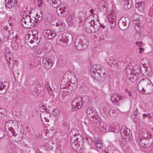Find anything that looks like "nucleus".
<instances>
[{
	"label": "nucleus",
	"mask_w": 153,
	"mask_h": 153,
	"mask_svg": "<svg viewBox=\"0 0 153 153\" xmlns=\"http://www.w3.org/2000/svg\"><path fill=\"white\" fill-rule=\"evenodd\" d=\"M95 23V21L94 20H91L90 22H85L84 24V27L85 28V27L86 31L88 33L89 30L90 31V28H91V27H94Z\"/></svg>",
	"instance_id": "24"
},
{
	"label": "nucleus",
	"mask_w": 153,
	"mask_h": 153,
	"mask_svg": "<svg viewBox=\"0 0 153 153\" xmlns=\"http://www.w3.org/2000/svg\"><path fill=\"white\" fill-rule=\"evenodd\" d=\"M56 29H58V31L62 32L65 29V24L61 21H59L56 23Z\"/></svg>",
	"instance_id": "26"
},
{
	"label": "nucleus",
	"mask_w": 153,
	"mask_h": 153,
	"mask_svg": "<svg viewBox=\"0 0 153 153\" xmlns=\"http://www.w3.org/2000/svg\"><path fill=\"white\" fill-rule=\"evenodd\" d=\"M114 126L113 125H108L105 126V130L107 132H114Z\"/></svg>",
	"instance_id": "40"
},
{
	"label": "nucleus",
	"mask_w": 153,
	"mask_h": 153,
	"mask_svg": "<svg viewBox=\"0 0 153 153\" xmlns=\"http://www.w3.org/2000/svg\"><path fill=\"white\" fill-rule=\"evenodd\" d=\"M88 98L87 96L84 97L82 98L81 97L75 98L72 102V108L75 110L79 109L83 103L87 105L88 104Z\"/></svg>",
	"instance_id": "3"
},
{
	"label": "nucleus",
	"mask_w": 153,
	"mask_h": 153,
	"mask_svg": "<svg viewBox=\"0 0 153 153\" xmlns=\"http://www.w3.org/2000/svg\"><path fill=\"white\" fill-rule=\"evenodd\" d=\"M75 46L77 50L81 51L86 49L88 46V42L84 36L81 34L77 37L75 41Z\"/></svg>",
	"instance_id": "2"
},
{
	"label": "nucleus",
	"mask_w": 153,
	"mask_h": 153,
	"mask_svg": "<svg viewBox=\"0 0 153 153\" xmlns=\"http://www.w3.org/2000/svg\"><path fill=\"white\" fill-rule=\"evenodd\" d=\"M42 91V88L41 87H39L37 88V89H36V91H35V92H36L37 94H39L40 93L41 91Z\"/></svg>",
	"instance_id": "57"
},
{
	"label": "nucleus",
	"mask_w": 153,
	"mask_h": 153,
	"mask_svg": "<svg viewBox=\"0 0 153 153\" xmlns=\"http://www.w3.org/2000/svg\"><path fill=\"white\" fill-rule=\"evenodd\" d=\"M108 21L110 22L111 28H114L116 26V20H111V19H110V20Z\"/></svg>",
	"instance_id": "49"
},
{
	"label": "nucleus",
	"mask_w": 153,
	"mask_h": 153,
	"mask_svg": "<svg viewBox=\"0 0 153 153\" xmlns=\"http://www.w3.org/2000/svg\"><path fill=\"white\" fill-rule=\"evenodd\" d=\"M74 16L73 14H71L68 17L66 21L69 26H71L73 24V21Z\"/></svg>",
	"instance_id": "34"
},
{
	"label": "nucleus",
	"mask_w": 153,
	"mask_h": 153,
	"mask_svg": "<svg viewBox=\"0 0 153 153\" xmlns=\"http://www.w3.org/2000/svg\"><path fill=\"white\" fill-rule=\"evenodd\" d=\"M95 142L96 145L101 143L100 140L98 137H96L94 138Z\"/></svg>",
	"instance_id": "61"
},
{
	"label": "nucleus",
	"mask_w": 153,
	"mask_h": 153,
	"mask_svg": "<svg viewBox=\"0 0 153 153\" xmlns=\"http://www.w3.org/2000/svg\"><path fill=\"white\" fill-rule=\"evenodd\" d=\"M45 88L48 91L49 94L52 96H53V90L50 87L48 82H46L45 86Z\"/></svg>",
	"instance_id": "35"
},
{
	"label": "nucleus",
	"mask_w": 153,
	"mask_h": 153,
	"mask_svg": "<svg viewBox=\"0 0 153 153\" xmlns=\"http://www.w3.org/2000/svg\"><path fill=\"white\" fill-rule=\"evenodd\" d=\"M107 62L112 67H114L117 66V62L114 59H109L108 61H107Z\"/></svg>",
	"instance_id": "41"
},
{
	"label": "nucleus",
	"mask_w": 153,
	"mask_h": 153,
	"mask_svg": "<svg viewBox=\"0 0 153 153\" xmlns=\"http://www.w3.org/2000/svg\"><path fill=\"white\" fill-rule=\"evenodd\" d=\"M42 62L44 67L48 69H50L53 64L52 61L47 57H45L43 58Z\"/></svg>",
	"instance_id": "14"
},
{
	"label": "nucleus",
	"mask_w": 153,
	"mask_h": 153,
	"mask_svg": "<svg viewBox=\"0 0 153 153\" xmlns=\"http://www.w3.org/2000/svg\"><path fill=\"white\" fill-rule=\"evenodd\" d=\"M106 1L103 0H100L99 2L98 7L101 11L103 13L107 11V7Z\"/></svg>",
	"instance_id": "19"
},
{
	"label": "nucleus",
	"mask_w": 153,
	"mask_h": 153,
	"mask_svg": "<svg viewBox=\"0 0 153 153\" xmlns=\"http://www.w3.org/2000/svg\"><path fill=\"white\" fill-rule=\"evenodd\" d=\"M56 12L57 14L60 16L62 15V10L61 7H58L56 9Z\"/></svg>",
	"instance_id": "52"
},
{
	"label": "nucleus",
	"mask_w": 153,
	"mask_h": 153,
	"mask_svg": "<svg viewBox=\"0 0 153 153\" xmlns=\"http://www.w3.org/2000/svg\"><path fill=\"white\" fill-rule=\"evenodd\" d=\"M143 119H144L146 117H148L150 119H151L152 117V116L151 115L150 113H148L147 114H143Z\"/></svg>",
	"instance_id": "59"
},
{
	"label": "nucleus",
	"mask_w": 153,
	"mask_h": 153,
	"mask_svg": "<svg viewBox=\"0 0 153 153\" xmlns=\"http://www.w3.org/2000/svg\"><path fill=\"white\" fill-rule=\"evenodd\" d=\"M100 23H98L97 24L95 23L94 25V27H91L90 28L91 30H89L88 33H92L93 32L95 33L96 31H97L100 29Z\"/></svg>",
	"instance_id": "27"
},
{
	"label": "nucleus",
	"mask_w": 153,
	"mask_h": 153,
	"mask_svg": "<svg viewBox=\"0 0 153 153\" xmlns=\"http://www.w3.org/2000/svg\"><path fill=\"white\" fill-rule=\"evenodd\" d=\"M34 17H33L31 18L30 17V26L28 28H31L34 27L35 25V23L37 21L35 19Z\"/></svg>",
	"instance_id": "38"
},
{
	"label": "nucleus",
	"mask_w": 153,
	"mask_h": 153,
	"mask_svg": "<svg viewBox=\"0 0 153 153\" xmlns=\"http://www.w3.org/2000/svg\"><path fill=\"white\" fill-rule=\"evenodd\" d=\"M118 26L121 30H124L126 29L129 26L128 23H126V20L124 18H121L118 22Z\"/></svg>",
	"instance_id": "13"
},
{
	"label": "nucleus",
	"mask_w": 153,
	"mask_h": 153,
	"mask_svg": "<svg viewBox=\"0 0 153 153\" xmlns=\"http://www.w3.org/2000/svg\"><path fill=\"white\" fill-rule=\"evenodd\" d=\"M96 145L98 148L100 149H101L103 147V146L101 143L97 144Z\"/></svg>",
	"instance_id": "64"
},
{
	"label": "nucleus",
	"mask_w": 153,
	"mask_h": 153,
	"mask_svg": "<svg viewBox=\"0 0 153 153\" xmlns=\"http://www.w3.org/2000/svg\"><path fill=\"white\" fill-rule=\"evenodd\" d=\"M41 118V120L42 122H43L44 120L46 121V120H47V118L46 117H44V114H41L40 115Z\"/></svg>",
	"instance_id": "63"
},
{
	"label": "nucleus",
	"mask_w": 153,
	"mask_h": 153,
	"mask_svg": "<svg viewBox=\"0 0 153 153\" xmlns=\"http://www.w3.org/2000/svg\"><path fill=\"white\" fill-rule=\"evenodd\" d=\"M7 55V54L6 55H5V58H6V60L7 61H8V65L9 67V68H10L11 69L13 68L14 64H13L12 63H11L10 62V59H10V57H8Z\"/></svg>",
	"instance_id": "43"
},
{
	"label": "nucleus",
	"mask_w": 153,
	"mask_h": 153,
	"mask_svg": "<svg viewBox=\"0 0 153 153\" xmlns=\"http://www.w3.org/2000/svg\"><path fill=\"white\" fill-rule=\"evenodd\" d=\"M138 15L137 14H135L134 15L133 19H134V22L135 25L134 26V28L136 31L137 32H140V29L141 28V25L140 23H138Z\"/></svg>",
	"instance_id": "18"
},
{
	"label": "nucleus",
	"mask_w": 153,
	"mask_h": 153,
	"mask_svg": "<svg viewBox=\"0 0 153 153\" xmlns=\"http://www.w3.org/2000/svg\"><path fill=\"white\" fill-rule=\"evenodd\" d=\"M63 35V40L66 44L65 45H67L68 44H70L72 40V35L68 32L64 33Z\"/></svg>",
	"instance_id": "16"
},
{
	"label": "nucleus",
	"mask_w": 153,
	"mask_h": 153,
	"mask_svg": "<svg viewBox=\"0 0 153 153\" xmlns=\"http://www.w3.org/2000/svg\"><path fill=\"white\" fill-rule=\"evenodd\" d=\"M152 142L151 141L149 140L145 139L144 148H146L150 147L152 145Z\"/></svg>",
	"instance_id": "46"
},
{
	"label": "nucleus",
	"mask_w": 153,
	"mask_h": 153,
	"mask_svg": "<svg viewBox=\"0 0 153 153\" xmlns=\"http://www.w3.org/2000/svg\"><path fill=\"white\" fill-rule=\"evenodd\" d=\"M90 120L91 122L96 123H100L101 122V118L97 115Z\"/></svg>",
	"instance_id": "33"
},
{
	"label": "nucleus",
	"mask_w": 153,
	"mask_h": 153,
	"mask_svg": "<svg viewBox=\"0 0 153 153\" xmlns=\"http://www.w3.org/2000/svg\"><path fill=\"white\" fill-rule=\"evenodd\" d=\"M4 135V130L0 129V137L2 138Z\"/></svg>",
	"instance_id": "60"
},
{
	"label": "nucleus",
	"mask_w": 153,
	"mask_h": 153,
	"mask_svg": "<svg viewBox=\"0 0 153 153\" xmlns=\"http://www.w3.org/2000/svg\"><path fill=\"white\" fill-rule=\"evenodd\" d=\"M143 66L145 69V74L146 75L151 76L152 74L151 68L150 67L149 62L148 59H145L144 62H142Z\"/></svg>",
	"instance_id": "10"
},
{
	"label": "nucleus",
	"mask_w": 153,
	"mask_h": 153,
	"mask_svg": "<svg viewBox=\"0 0 153 153\" xmlns=\"http://www.w3.org/2000/svg\"><path fill=\"white\" fill-rule=\"evenodd\" d=\"M67 77V74H65L63 77L61 82H64L67 83L68 82V77Z\"/></svg>",
	"instance_id": "54"
},
{
	"label": "nucleus",
	"mask_w": 153,
	"mask_h": 153,
	"mask_svg": "<svg viewBox=\"0 0 153 153\" xmlns=\"http://www.w3.org/2000/svg\"><path fill=\"white\" fill-rule=\"evenodd\" d=\"M56 130L53 129H49L47 130L45 133V135L46 136L48 137H52L56 133Z\"/></svg>",
	"instance_id": "30"
},
{
	"label": "nucleus",
	"mask_w": 153,
	"mask_h": 153,
	"mask_svg": "<svg viewBox=\"0 0 153 153\" xmlns=\"http://www.w3.org/2000/svg\"><path fill=\"white\" fill-rule=\"evenodd\" d=\"M75 88L76 86L74 87V88H73L72 86L70 85L68 87L67 86V87H65V88L63 89V91H66V92L70 93Z\"/></svg>",
	"instance_id": "45"
},
{
	"label": "nucleus",
	"mask_w": 153,
	"mask_h": 153,
	"mask_svg": "<svg viewBox=\"0 0 153 153\" xmlns=\"http://www.w3.org/2000/svg\"><path fill=\"white\" fill-rule=\"evenodd\" d=\"M48 3L54 8L60 7L61 1L60 0H47Z\"/></svg>",
	"instance_id": "25"
},
{
	"label": "nucleus",
	"mask_w": 153,
	"mask_h": 153,
	"mask_svg": "<svg viewBox=\"0 0 153 153\" xmlns=\"http://www.w3.org/2000/svg\"><path fill=\"white\" fill-rule=\"evenodd\" d=\"M108 20L111 19V20H116V14L114 11H112L111 13L108 16Z\"/></svg>",
	"instance_id": "39"
},
{
	"label": "nucleus",
	"mask_w": 153,
	"mask_h": 153,
	"mask_svg": "<svg viewBox=\"0 0 153 153\" xmlns=\"http://www.w3.org/2000/svg\"><path fill=\"white\" fill-rule=\"evenodd\" d=\"M66 60L65 58L62 56H60L59 57L58 60V64L61 66H63L65 65L66 63Z\"/></svg>",
	"instance_id": "29"
},
{
	"label": "nucleus",
	"mask_w": 153,
	"mask_h": 153,
	"mask_svg": "<svg viewBox=\"0 0 153 153\" xmlns=\"http://www.w3.org/2000/svg\"><path fill=\"white\" fill-rule=\"evenodd\" d=\"M43 34L45 37L48 39L53 38L56 35L55 32L49 29L45 30L44 31Z\"/></svg>",
	"instance_id": "15"
},
{
	"label": "nucleus",
	"mask_w": 153,
	"mask_h": 153,
	"mask_svg": "<svg viewBox=\"0 0 153 153\" xmlns=\"http://www.w3.org/2000/svg\"><path fill=\"white\" fill-rule=\"evenodd\" d=\"M134 38L136 40H138L140 38V36L138 33H136L134 36Z\"/></svg>",
	"instance_id": "62"
},
{
	"label": "nucleus",
	"mask_w": 153,
	"mask_h": 153,
	"mask_svg": "<svg viewBox=\"0 0 153 153\" xmlns=\"http://www.w3.org/2000/svg\"><path fill=\"white\" fill-rule=\"evenodd\" d=\"M53 114L56 116L58 117L60 114V112L57 108H56L53 109L52 111Z\"/></svg>",
	"instance_id": "48"
},
{
	"label": "nucleus",
	"mask_w": 153,
	"mask_h": 153,
	"mask_svg": "<svg viewBox=\"0 0 153 153\" xmlns=\"http://www.w3.org/2000/svg\"><path fill=\"white\" fill-rule=\"evenodd\" d=\"M126 97L124 96H120L118 94H114L111 96V100L114 104L118 105V103L120 100Z\"/></svg>",
	"instance_id": "12"
},
{
	"label": "nucleus",
	"mask_w": 153,
	"mask_h": 153,
	"mask_svg": "<svg viewBox=\"0 0 153 153\" xmlns=\"http://www.w3.org/2000/svg\"><path fill=\"white\" fill-rule=\"evenodd\" d=\"M145 139H143L140 136L137 140V142L139 146L142 147H144L145 144Z\"/></svg>",
	"instance_id": "37"
},
{
	"label": "nucleus",
	"mask_w": 153,
	"mask_h": 153,
	"mask_svg": "<svg viewBox=\"0 0 153 153\" xmlns=\"http://www.w3.org/2000/svg\"><path fill=\"white\" fill-rule=\"evenodd\" d=\"M34 17L36 18L35 19H36L37 22L41 20L42 19V16L37 14H36V16H34Z\"/></svg>",
	"instance_id": "56"
},
{
	"label": "nucleus",
	"mask_w": 153,
	"mask_h": 153,
	"mask_svg": "<svg viewBox=\"0 0 153 153\" xmlns=\"http://www.w3.org/2000/svg\"><path fill=\"white\" fill-rule=\"evenodd\" d=\"M6 113V111L5 109L0 108V119H1L4 117Z\"/></svg>",
	"instance_id": "47"
},
{
	"label": "nucleus",
	"mask_w": 153,
	"mask_h": 153,
	"mask_svg": "<svg viewBox=\"0 0 153 153\" xmlns=\"http://www.w3.org/2000/svg\"><path fill=\"white\" fill-rule=\"evenodd\" d=\"M87 114L88 117L91 119L97 115L96 111L91 108L89 107L87 110Z\"/></svg>",
	"instance_id": "21"
},
{
	"label": "nucleus",
	"mask_w": 153,
	"mask_h": 153,
	"mask_svg": "<svg viewBox=\"0 0 153 153\" xmlns=\"http://www.w3.org/2000/svg\"><path fill=\"white\" fill-rule=\"evenodd\" d=\"M6 131L8 136L10 138V139L13 136L14 134L16 133V131H15V130L13 128H10V129H8V130H6Z\"/></svg>",
	"instance_id": "36"
},
{
	"label": "nucleus",
	"mask_w": 153,
	"mask_h": 153,
	"mask_svg": "<svg viewBox=\"0 0 153 153\" xmlns=\"http://www.w3.org/2000/svg\"><path fill=\"white\" fill-rule=\"evenodd\" d=\"M53 149V147L49 145H47L45 147V150L48 152L51 151Z\"/></svg>",
	"instance_id": "53"
},
{
	"label": "nucleus",
	"mask_w": 153,
	"mask_h": 153,
	"mask_svg": "<svg viewBox=\"0 0 153 153\" xmlns=\"http://www.w3.org/2000/svg\"><path fill=\"white\" fill-rule=\"evenodd\" d=\"M63 89L62 90L60 89V92H63V95L65 96H67L68 95H69L70 93H69L66 92V91H63Z\"/></svg>",
	"instance_id": "58"
},
{
	"label": "nucleus",
	"mask_w": 153,
	"mask_h": 153,
	"mask_svg": "<svg viewBox=\"0 0 153 153\" xmlns=\"http://www.w3.org/2000/svg\"><path fill=\"white\" fill-rule=\"evenodd\" d=\"M149 133L147 131H144L142 133V138L143 137V139H145L148 137Z\"/></svg>",
	"instance_id": "50"
},
{
	"label": "nucleus",
	"mask_w": 153,
	"mask_h": 153,
	"mask_svg": "<svg viewBox=\"0 0 153 153\" xmlns=\"http://www.w3.org/2000/svg\"><path fill=\"white\" fill-rule=\"evenodd\" d=\"M12 124L13 125V123H12L11 122H7L5 125V129L6 130L7 129H10V128H13L12 127H11V124Z\"/></svg>",
	"instance_id": "51"
},
{
	"label": "nucleus",
	"mask_w": 153,
	"mask_h": 153,
	"mask_svg": "<svg viewBox=\"0 0 153 153\" xmlns=\"http://www.w3.org/2000/svg\"><path fill=\"white\" fill-rule=\"evenodd\" d=\"M79 91L80 92L85 94L88 92V89L86 86H82L80 87Z\"/></svg>",
	"instance_id": "42"
},
{
	"label": "nucleus",
	"mask_w": 153,
	"mask_h": 153,
	"mask_svg": "<svg viewBox=\"0 0 153 153\" xmlns=\"http://www.w3.org/2000/svg\"><path fill=\"white\" fill-rule=\"evenodd\" d=\"M135 6L139 10L142 11L144 9L145 5L144 3L143 2H140L138 3H136Z\"/></svg>",
	"instance_id": "32"
},
{
	"label": "nucleus",
	"mask_w": 153,
	"mask_h": 153,
	"mask_svg": "<svg viewBox=\"0 0 153 153\" xmlns=\"http://www.w3.org/2000/svg\"><path fill=\"white\" fill-rule=\"evenodd\" d=\"M137 86L138 90L145 94L151 93L153 91V85L148 78L141 79Z\"/></svg>",
	"instance_id": "1"
},
{
	"label": "nucleus",
	"mask_w": 153,
	"mask_h": 153,
	"mask_svg": "<svg viewBox=\"0 0 153 153\" xmlns=\"http://www.w3.org/2000/svg\"><path fill=\"white\" fill-rule=\"evenodd\" d=\"M30 17L28 15L23 16L22 19L21 21V23L24 28H28L30 26Z\"/></svg>",
	"instance_id": "11"
},
{
	"label": "nucleus",
	"mask_w": 153,
	"mask_h": 153,
	"mask_svg": "<svg viewBox=\"0 0 153 153\" xmlns=\"http://www.w3.org/2000/svg\"><path fill=\"white\" fill-rule=\"evenodd\" d=\"M79 137H80V135L79 134H75L71 138V146L72 148L75 149L77 148V146L76 145V142L80 141Z\"/></svg>",
	"instance_id": "17"
},
{
	"label": "nucleus",
	"mask_w": 153,
	"mask_h": 153,
	"mask_svg": "<svg viewBox=\"0 0 153 153\" xmlns=\"http://www.w3.org/2000/svg\"><path fill=\"white\" fill-rule=\"evenodd\" d=\"M5 7L9 8H11L14 7L16 3V0H5Z\"/></svg>",
	"instance_id": "22"
},
{
	"label": "nucleus",
	"mask_w": 153,
	"mask_h": 153,
	"mask_svg": "<svg viewBox=\"0 0 153 153\" xmlns=\"http://www.w3.org/2000/svg\"><path fill=\"white\" fill-rule=\"evenodd\" d=\"M126 73L128 78L131 82H134L136 81L138 78L139 74L133 73L129 69H126Z\"/></svg>",
	"instance_id": "9"
},
{
	"label": "nucleus",
	"mask_w": 153,
	"mask_h": 153,
	"mask_svg": "<svg viewBox=\"0 0 153 153\" xmlns=\"http://www.w3.org/2000/svg\"><path fill=\"white\" fill-rule=\"evenodd\" d=\"M11 46L13 49L17 50L19 47V45L17 42L16 41H14L11 42Z\"/></svg>",
	"instance_id": "44"
},
{
	"label": "nucleus",
	"mask_w": 153,
	"mask_h": 153,
	"mask_svg": "<svg viewBox=\"0 0 153 153\" xmlns=\"http://www.w3.org/2000/svg\"><path fill=\"white\" fill-rule=\"evenodd\" d=\"M120 133L122 137L127 141H131L133 139L131 133L125 126H123L121 127Z\"/></svg>",
	"instance_id": "5"
},
{
	"label": "nucleus",
	"mask_w": 153,
	"mask_h": 153,
	"mask_svg": "<svg viewBox=\"0 0 153 153\" xmlns=\"http://www.w3.org/2000/svg\"><path fill=\"white\" fill-rule=\"evenodd\" d=\"M24 129L22 128H18L16 130V134H14L11 140L14 142H19L21 141L23 136Z\"/></svg>",
	"instance_id": "6"
},
{
	"label": "nucleus",
	"mask_w": 153,
	"mask_h": 153,
	"mask_svg": "<svg viewBox=\"0 0 153 153\" xmlns=\"http://www.w3.org/2000/svg\"><path fill=\"white\" fill-rule=\"evenodd\" d=\"M123 4V8L125 10L130 9L131 7V4L129 0H122Z\"/></svg>",
	"instance_id": "28"
},
{
	"label": "nucleus",
	"mask_w": 153,
	"mask_h": 153,
	"mask_svg": "<svg viewBox=\"0 0 153 153\" xmlns=\"http://www.w3.org/2000/svg\"><path fill=\"white\" fill-rule=\"evenodd\" d=\"M7 87L3 84L2 82H0V94H3L5 93Z\"/></svg>",
	"instance_id": "31"
},
{
	"label": "nucleus",
	"mask_w": 153,
	"mask_h": 153,
	"mask_svg": "<svg viewBox=\"0 0 153 153\" xmlns=\"http://www.w3.org/2000/svg\"><path fill=\"white\" fill-rule=\"evenodd\" d=\"M37 37L36 34H33L32 32L26 35L25 37V42L33 44V45L32 46L33 47L35 46V44L37 43Z\"/></svg>",
	"instance_id": "8"
},
{
	"label": "nucleus",
	"mask_w": 153,
	"mask_h": 153,
	"mask_svg": "<svg viewBox=\"0 0 153 153\" xmlns=\"http://www.w3.org/2000/svg\"><path fill=\"white\" fill-rule=\"evenodd\" d=\"M103 69V67L100 64H97L93 65L91 67L90 71L91 72H102Z\"/></svg>",
	"instance_id": "20"
},
{
	"label": "nucleus",
	"mask_w": 153,
	"mask_h": 153,
	"mask_svg": "<svg viewBox=\"0 0 153 153\" xmlns=\"http://www.w3.org/2000/svg\"><path fill=\"white\" fill-rule=\"evenodd\" d=\"M95 23V21L94 20H91L90 22H85L84 24V27L85 28V27L86 31L88 33L89 30L90 31V28H91V27H94Z\"/></svg>",
	"instance_id": "23"
},
{
	"label": "nucleus",
	"mask_w": 153,
	"mask_h": 153,
	"mask_svg": "<svg viewBox=\"0 0 153 153\" xmlns=\"http://www.w3.org/2000/svg\"><path fill=\"white\" fill-rule=\"evenodd\" d=\"M99 109L100 111L103 114V115L105 117L109 116L112 117H114L116 115V113H114L113 111H111V108L109 105L106 103H102L100 105Z\"/></svg>",
	"instance_id": "4"
},
{
	"label": "nucleus",
	"mask_w": 153,
	"mask_h": 153,
	"mask_svg": "<svg viewBox=\"0 0 153 153\" xmlns=\"http://www.w3.org/2000/svg\"><path fill=\"white\" fill-rule=\"evenodd\" d=\"M67 83L64 82H61L60 89L62 90L65 88V87H67Z\"/></svg>",
	"instance_id": "55"
},
{
	"label": "nucleus",
	"mask_w": 153,
	"mask_h": 153,
	"mask_svg": "<svg viewBox=\"0 0 153 153\" xmlns=\"http://www.w3.org/2000/svg\"><path fill=\"white\" fill-rule=\"evenodd\" d=\"M91 72V74L92 77L94 78L96 80L101 82L105 79V78L106 76V74L104 72Z\"/></svg>",
	"instance_id": "7"
}]
</instances>
